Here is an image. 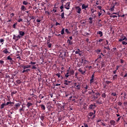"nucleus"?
Instances as JSON below:
<instances>
[{
  "instance_id": "nucleus-55",
  "label": "nucleus",
  "mask_w": 127,
  "mask_h": 127,
  "mask_svg": "<svg viewBox=\"0 0 127 127\" xmlns=\"http://www.w3.org/2000/svg\"><path fill=\"white\" fill-rule=\"evenodd\" d=\"M51 46H52V44H48V47H49V48H51Z\"/></svg>"
},
{
  "instance_id": "nucleus-17",
  "label": "nucleus",
  "mask_w": 127,
  "mask_h": 127,
  "mask_svg": "<svg viewBox=\"0 0 127 127\" xmlns=\"http://www.w3.org/2000/svg\"><path fill=\"white\" fill-rule=\"evenodd\" d=\"M7 60H9V61L11 63H12V62H13V61L12 60V59L11 58H10V56H8L7 57Z\"/></svg>"
},
{
  "instance_id": "nucleus-16",
  "label": "nucleus",
  "mask_w": 127,
  "mask_h": 127,
  "mask_svg": "<svg viewBox=\"0 0 127 127\" xmlns=\"http://www.w3.org/2000/svg\"><path fill=\"white\" fill-rule=\"evenodd\" d=\"M40 118V119L42 121V122H43L44 118H45V116L44 115V114H42Z\"/></svg>"
},
{
  "instance_id": "nucleus-41",
  "label": "nucleus",
  "mask_w": 127,
  "mask_h": 127,
  "mask_svg": "<svg viewBox=\"0 0 127 127\" xmlns=\"http://www.w3.org/2000/svg\"><path fill=\"white\" fill-rule=\"evenodd\" d=\"M4 106H5V104L2 103V104L1 105V109H3V108H4Z\"/></svg>"
},
{
  "instance_id": "nucleus-22",
  "label": "nucleus",
  "mask_w": 127,
  "mask_h": 127,
  "mask_svg": "<svg viewBox=\"0 0 127 127\" xmlns=\"http://www.w3.org/2000/svg\"><path fill=\"white\" fill-rule=\"evenodd\" d=\"M97 34H99L100 37H102L103 36V32L99 31L97 32Z\"/></svg>"
},
{
  "instance_id": "nucleus-36",
  "label": "nucleus",
  "mask_w": 127,
  "mask_h": 127,
  "mask_svg": "<svg viewBox=\"0 0 127 127\" xmlns=\"http://www.w3.org/2000/svg\"><path fill=\"white\" fill-rule=\"evenodd\" d=\"M41 109H42V110H45V106H44V105L42 104L41 105Z\"/></svg>"
},
{
  "instance_id": "nucleus-54",
  "label": "nucleus",
  "mask_w": 127,
  "mask_h": 127,
  "mask_svg": "<svg viewBox=\"0 0 127 127\" xmlns=\"http://www.w3.org/2000/svg\"><path fill=\"white\" fill-rule=\"evenodd\" d=\"M96 52L97 53V54H100V53L101 52V50H97Z\"/></svg>"
},
{
  "instance_id": "nucleus-20",
  "label": "nucleus",
  "mask_w": 127,
  "mask_h": 127,
  "mask_svg": "<svg viewBox=\"0 0 127 127\" xmlns=\"http://www.w3.org/2000/svg\"><path fill=\"white\" fill-rule=\"evenodd\" d=\"M56 76H57V77H58V78H60V77H61L62 79L63 78V76H62V75H61V73H60V72L56 73Z\"/></svg>"
},
{
  "instance_id": "nucleus-45",
  "label": "nucleus",
  "mask_w": 127,
  "mask_h": 127,
  "mask_svg": "<svg viewBox=\"0 0 127 127\" xmlns=\"http://www.w3.org/2000/svg\"><path fill=\"white\" fill-rule=\"evenodd\" d=\"M110 17H113V18H115L116 17H118V16L116 15H112L110 16Z\"/></svg>"
},
{
  "instance_id": "nucleus-9",
  "label": "nucleus",
  "mask_w": 127,
  "mask_h": 127,
  "mask_svg": "<svg viewBox=\"0 0 127 127\" xmlns=\"http://www.w3.org/2000/svg\"><path fill=\"white\" fill-rule=\"evenodd\" d=\"M24 34H25L24 32H23L22 31H19V35H20L21 37L24 36Z\"/></svg>"
},
{
  "instance_id": "nucleus-3",
  "label": "nucleus",
  "mask_w": 127,
  "mask_h": 127,
  "mask_svg": "<svg viewBox=\"0 0 127 127\" xmlns=\"http://www.w3.org/2000/svg\"><path fill=\"white\" fill-rule=\"evenodd\" d=\"M110 45L109 44V41L108 40H106V44L105 45V46L104 47V48L105 49L110 50Z\"/></svg>"
},
{
  "instance_id": "nucleus-1",
  "label": "nucleus",
  "mask_w": 127,
  "mask_h": 127,
  "mask_svg": "<svg viewBox=\"0 0 127 127\" xmlns=\"http://www.w3.org/2000/svg\"><path fill=\"white\" fill-rule=\"evenodd\" d=\"M74 86L75 89L78 90V91L80 90L81 89V84L79 82H75L74 83Z\"/></svg>"
},
{
  "instance_id": "nucleus-44",
  "label": "nucleus",
  "mask_w": 127,
  "mask_h": 127,
  "mask_svg": "<svg viewBox=\"0 0 127 127\" xmlns=\"http://www.w3.org/2000/svg\"><path fill=\"white\" fill-rule=\"evenodd\" d=\"M106 97H107V96L106 95V93H104L102 94V98H106Z\"/></svg>"
},
{
  "instance_id": "nucleus-8",
  "label": "nucleus",
  "mask_w": 127,
  "mask_h": 127,
  "mask_svg": "<svg viewBox=\"0 0 127 127\" xmlns=\"http://www.w3.org/2000/svg\"><path fill=\"white\" fill-rule=\"evenodd\" d=\"M64 8L66 9H69L70 8V2H67L64 5Z\"/></svg>"
},
{
  "instance_id": "nucleus-21",
  "label": "nucleus",
  "mask_w": 127,
  "mask_h": 127,
  "mask_svg": "<svg viewBox=\"0 0 127 127\" xmlns=\"http://www.w3.org/2000/svg\"><path fill=\"white\" fill-rule=\"evenodd\" d=\"M93 112H94V114L92 118H91V120H94V119L96 118V110H94Z\"/></svg>"
},
{
  "instance_id": "nucleus-4",
  "label": "nucleus",
  "mask_w": 127,
  "mask_h": 127,
  "mask_svg": "<svg viewBox=\"0 0 127 127\" xmlns=\"http://www.w3.org/2000/svg\"><path fill=\"white\" fill-rule=\"evenodd\" d=\"M124 40H126V41H127V37H126L125 36H121V38L119 39V41H120V42H122V41H124Z\"/></svg>"
},
{
  "instance_id": "nucleus-34",
  "label": "nucleus",
  "mask_w": 127,
  "mask_h": 127,
  "mask_svg": "<svg viewBox=\"0 0 127 127\" xmlns=\"http://www.w3.org/2000/svg\"><path fill=\"white\" fill-rule=\"evenodd\" d=\"M28 71H30V69H24V70L22 71V73H24L25 72H28Z\"/></svg>"
},
{
  "instance_id": "nucleus-10",
  "label": "nucleus",
  "mask_w": 127,
  "mask_h": 127,
  "mask_svg": "<svg viewBox=\"0 0 127 127\" xmlns=\"http://www.w3.org/2000/svg\"><path fill=\"white\" fill-rule=\"evenodd\" d=\"M88 5L83 4L81 6L82 9H85V10H86V9H87V8H88Z\"/></svg>"
},
{
  "instance_id": "nucleus-64",
  "label": "nucleus",
  "mask_w": 127,
  "mask_h": 127,
  "mask_svg": "<svg viewBox=\"0 0 127 127\" xmlns=\"http://www.w3.org/2000/svg\"><path fill=\"white\" fill-rule=\"evenodd\" d=\"M124 106H127V102H125L124 103Z\"/></svg>"
},
{
  "instance_id": "nucleus-43",
  "label": "nucleus",
  "mask_w": 127,
  "mask_h": 127,
  "mask_svg": "<svg viewBox=\"0 0 127 127\" xmlns=\"http://www.w3.org/2000/svg\"><path fill=\"white\" fill-rule=\"evenodd\" d=\"M123 98H124V100H126V99H127V93L124 94V96Z\"/></svg>"
},
{
  "instance_id": "nucleus-31",
  "label": "nucleus",
  "mask_w": 127,
  "mask_h": 127,
  "mask_svg": "<svg viewBox=\"0 0 127 127\" xmlns=\"http://www.w3.org/2000/svg\"><path fill=\"white\" fill-rule=\"evenodd\" d=\"M96 103H97V104H102V101L101 99H99L96 101Z\"/></svg>"
},
{
  "instance_id": "nucleus-18",
  "label": "nucleus",
  "mask_w": 127,
  "mask_h": 127,
  "mask_svg": "<svg viewBox=\"0 0 127 127\" xmlns=\"http://www.w3.org/2000/svg\"><path fill=\"white\" fill-rule=\"evenodd\" d=\"M21 10L22 11H24V10H26V8H25V6L24 5H21Z\"/></svg>"
},
{
  "instance_id": "nucleus-15",
  "label": "nucleus",
  "mask_w": 127,
  "mask_h": 127,
  "mask_svg": "<svg viewBox=\"0 0 127 127\" xmlns=\"http://www.w3.org/2000/svg\"><path fill=\"white\" fill-rule=\"evenodd\" d=\"M22 67L23 69H27L28 68H30V67H31V65H23Z\"/></svg>"
},
{
  "instance_id": "nucleus-42",
  "label": "nucleus",
  "mask_w": 127,
  "mask_h": 127,
  "mask_svg": "<svg viewBox=\"0 0 127 127\" xmlns=\"http://www.w3.org/2000/svg\"><path fill=\"white\" fill-rule=\"evenodd\" d=\"M64 28H63V29H62V31H61V34H62V35H63V34H64Z\"/></svg>"
},
{
  "instance_id": "nucleus-35",
  "label": "nucleus",
  "mask_w": 127,
  "mask_h": 127,
  "mask_svg": "<svg viewBox=\"0 0 127 127\" xmlns=\"http://www.w3.org/2000/svg\"><path fill=\"white\" fill-rule=\"evenodd\" d=\"M29 64H30L31 65H34V64H36V62L31 61V62H30Z\"/></svg>"
},
{
  "instance_id": "nucleus-29",
  "label": "nucleus",
  "mask_w": 127,
  "mask_h": 127,
  "mask_svg": "<svg viewBox=\"0 0 127 127\" xmlns=\"http://www.w3.org/2000/svg\"><path fill=\"white\" fill-rule=\"evenodd\" d=\"M16 38L17 39H16V41H17L18 39H20L21 38V37L20 36V35H18L17 36H16Z\"/></svg>"
},
{
  "instance_id": "nucleus-11",
  "label": "nucleus",
  "mask_w": 127,
  "mask_h": 127,
  "mask_svg": "<svg viewBox=\"0 0 127 127\" xmlns=\"http://www.w3.org/2000/svg\"><path fill=\"white\" fill-rule=\"evenodd\" d=\"M71 83L70 81H67V80H64V85H66V86H68L69 84Z\"/></svg>"
},
{
  "instance_id": "nucleus-50",
  "label": "nucleus",
  "mask_w": 127,
  "mask_h": 127,
  "mask_svg": "<svg viewBox=\"0 0 127 127\" xmlns=\"http://www.w3.org/2000/svg\"><path fill=\"white\" fill-rule=\"evenodd\" d=\"M65 32H66V33H67V34H69V33H70V32L69 31V30H68V29H65Z\"/></svg>"
},
{
  "instance_id": "nucleus-25",
  "label": "nucleus",
  "mask_w": 127,
  "mask_h": 127,
  "mask_svg": "<svg viewBox=\"0 0 127 127\" xmlns=\"http://www.w3.org/2000/svg\"><path fill=\"white\" fill-rule=\"evenodd\" d=\"M26 106L27 108H29V107H31V106H32V103L30 102H28Z\"/></svg>"
},
{
  "instance_id": "nucleus-61",
  "label": "nucleus",
  "mask_w": 127,
  "mask_h": 127,
  "mask_svg": "<svg viewBox=\"0 0 127 127\" xmlns=\"http://www.w3.org/2000/svg\"><path fill=\"white\" fill-rule=\"evenodd\" d=\"M97 8H98V9H100V10H102V6H98Z\"/></svg>"
},
{
  "instance_id": "nucleus-26",
  "label": "nucleus",
  "mask_w": 127,
  "mask_h": 127,
  "mask_svg": "<svg viewBox=\"0 0 127 127\" xmlns=\"http://www.w3.org/2000/svg\"><path fill=\"white\" fill-rule=\"evenodd\" d=\"M83 88L85 90H86V92H87V90H88V85H87V84L84 85H83Z\"/></svg>"
},
{
  "instance_id": "nucleus-27",
  "label": "nucleus",
  "mask_w": 127,
  "mask_h": 127,
  "mask_svg": "<svg viewBox=\"0 0 127 127\" xmlns=\"http://www.w3.org/2000/svg\"><path fill=\"white\" fill-rule=\"evenodd\" d=\"M75 73V71H74V70H70L69 71V74H70V75H72L73 76V75H74V73Z\"/></svg>"
},
{
  "instance_id": "nucleus-24",
  "label": "nucleus",
  "mask_w": 127,
  "mask_h": 127,
  "mask_svg": "<svg viewBox=\"0 0 127 127\" xmlns=\"http://www.w3.org/2000/svg\"><path fill=\"white\" fill-rule=\"evenodd\" d=\"M67 43L69 44V45H72L73 44V42L71 41V40L68 39L67 41Z\"/></svg>"
},
{
  "instance_id": "nucleus-52",
  "label": "nucleus",
  "mask_w": 127,
  "mask_h": 127,
  "mask_svg": "<svg viewBox=\"0 0 127 127\" xmlns=\"http://www.w3.org/2000/svg\"><path fill=\"white\" fill-rule=\"evenodd\" d=\"M122 44H123V45H127V43L126 42H125V41H122Z\"/></svg>"
},
{
  "instance_id": "nucleus-12",
  "label": "nucleus",
  "mask_w": 127,
  "mask_h": 127,
  "mask_svg": "<svg viewBox=\"0 0 127 127\" xmlns=\"http://www.w3.org/2000/svg\"><path fill=\"white\" fill-rule=\"evenodd\" d=\"M110 125H111V126H116V121H115L114 120H111L110 121Z\"/></svg>"
},
{
  "instance_id": "nucleus-63",
  "label": "nucleus",
  "mask_w": 127,
  "mask_h": 127,
  "mask_svg": "<svg viewBox=\"0 0 127 127\" xmlns=\"http://www.w3.org/2000/svg\"><path fill=\"white\" fill-rule=\"evenodd\" d=\"M3 63H4V62L3 61H0V64H3Z\"/></svg>"
},
{
  "instance_id": "nucleus-46",
  "label": "nucleus",
  "mask_w": 127,
  "mask_h": 127,
  "mask_svg": "<svg viewBox=\"0 0 127 127\" xmlns=\"http://www.w3.org/2000/svg\"><path fill=\"white\" fill-rule=\"evenodd\" d=\"M91 15L93 18H96V14L93 13V14H91Z\"/></svg>"
},
{
  "instance_id": "nucleus-47",
  "label": "nucleus",
  "mask_w": 127,
  "mask_h": 127,
  "mask_svg": "<svg viewBox=\"0 0 127 127\" xmlns=\"http://www.w3.org/2000/svg\"><path fill=\"white\" fill-rule=\"evenodd\" d=\"M16 83H17V84H21V81H20V80H16Z\"/></svg>"
},
{
  "instance_id": "nucleus-30",
  "label": "nucleus",
  "mask_w": 127,
  "mask_h": 127,
  "mask_svg": "<svg viewBox=\"0 0 127 127\" xmlns=\"http://www.w3.org/2000/svg\"><path fill=\"white\" fill-rule=\"evenodd\" d=\"M23 4H24V5H27V4H28V2L27 1L24 0L23 1Z\"/></svg>"
},
{
  "instance_id": "nucleus-56",
  "label": "nucleus",
  "mask_w": 127,
  "mask_h": 127,
  "mask_svg": "<svg viewBox=\"0 0 127 127\" xmlns=\"http://www.w3.org/2000/svg\"><path fill=\"white\" fill-rule=\"evenodd\" d=\"M102 67H105V62H103L101 64Z\"/></svg>"
},
{
  "instance_id": "nucleus-28",
  "label": "nucleus",
  "mask_w": 127,
  "mask_h": 127,
  "mask_svg": "<svg viewBox=\"0 0 127 127\" xmlns=\"http://www.w3.org/2000/svg\"><path fill=\"white\" fill-rule=\"evenodd\" d=\"M117 79H118V74H115L113 76V80H117Z\"/></svg>"
},
{
  "instance_id": "nucleus-6",
  "label": "nucleus",
  "mask_w": 127,
  "mask_h": 127,
  "mask_svg": "<svg viewBox=\"0 0 127 127\" xmlns=\"http://www.w3.org/2000/svg\"><path fill=\"white\" fill-rule=\"evenodd\" d=\"M96 108V104H91L89 105V110H94V109Z\"/></svg>"
},
{
  "instance_id": "nucleus-38",
  "label": "nucleus",
  "mask_w": 127,
  "mask_h": 127,
  "mask_svg": "<svg viewBox=\"0 0 127 127\" xmlns=\"http://www.w3.org/2000/svg\"><path fill=\"white\" fill-rule=\"evenodd\" d=\"M4 41V40H3V39H0V43H1L2 45L3 44Z\"/></svg>"
},
{
  "instance_id": "nucleus-48",
  "label": "nucleus",
  "mask_w": 127,
  "mask_h": 127,
  "mask_svg": "<svg viewBox=\"0 0 127 127\" xmlns=\"http://www.w3.org/2000/svg\"><path fill=\"white\" fill-rule=\"evenodd\" d=\"M61 17L62 18H65V17L64 16V12L62 13Z\"/></svg>"
},
{
  "instance_id": "nucleus-14",
  "label": "nucleus",
  "mask_w": 127,
  "mask_h": 127,
  "mask_svg": "<svg viewBox=\"0 0 127 127\" xmlns=\"http://www.w3.org/2000/svg\"><path fill=\"white\" fill-rule=\"evenodd\" d=\"M23 108H25V107L23 106L19 110L20 115H22V113H21V112H24V109H23Z\"/></svg>"
},
{
  "instance_id": "nucleus-57",
  "label": "nucleus",
  "mask_w": 127,
  "mask_h": 127,
  "mask_svg": "<svg viewBox=\"0 0 127 127\" xmlns=\"http://www.w3.org/2000/svg\"><path fill=\"white\" fill-rule=\"evenodd\" d=\"M39 98H40V99H43V98H44V96H43V95H42L41 94H40V95L39 96Z\"/></svg>"
},
{
  "instance_id": "nucleus-40",
  "label": "nucleus",
  "mask_w": 127,
  "mask_h": 127,
  "mask_svg": "<svg viewBox=\"0 0 127 127\" xmlns=\"http://www.w3.org/2000/svg\"><path fill=\"white\" fill-rule=\"evenodd\" d=\"M89 117H92V116L94 115V113H93V112H90V113H89Z\"/></svg>"
},
{
  "instance_id": "nucleus-58",
  "label": "nucleus",
  "mask_w": 127,
  "mask_h": 127,
  "mask_svg": "<svg viewBox=\"0 0 127 127\" xmlns=\"http://www.w3.org/2000/svg\"><path fill=\"white\" fill-rule=\"evenodd\" d=\"M18 22H21L22 21V19L19 18L17 20Z\"/></svg>"
},
{
  "instance_id": "nucleus-2",
  "label": "nucleus",
  "mask_w": 127,
  "mask_h": 127,
  "mask_svg": "<svg viewBox=\"0 0 127 127\" xmlns=\"http://www.w3.org/2000/svg\"><path fill=\"white\" fill-rule=\"evenodd\" d=\"M75 9L77 13L80 14L81 11H82V9L80 7V6H76L75 7Z\"/></svg>"
},
{
  "instance_id": "nucleus-23",
  "label": "nucleus",
  "mask_w": 127,
  "mask_h": 127,
  "mask_svg": "<svg viewBox=\"0 0 127 127\" xmlns=\"http://www.w3.org/2000/svg\"><path fill=\"white\" fill-rule=\"evenodd\" d=\"M78 71L79 72H80V73H81V74H85V73H86V71H83L82 70V68H80L78 69Z\"/></svg>"
},
{
  "instance_id": "nucleus-13",
  "label": "nucleus",
  "mask_w": 127,
  "mask_h": 127,
  "mask_svg": "<svg viewBox=\"0 0 127 127\" xmlns=\"http://www.w3.org/2000/svg\"><path fill=\"white\" fill-rule=\"evenodd\" d=\"M91 14H94L96 11H97V10L95 9L94 8L91 7L90 9Z\"/></svg>"
},
{
  "instance_id": "nucleus-59",
  "label": "nucleus",
  "mask_w": 127,
  "mask_h": 127,
  "mask_svg": "<svg viewBox=\"0 0 127 127\" xmlns=\"http://www.w3.org/2000/svg\"><path fill=\"white\" fill-rule=\"evenodd\" d=\"M84 127H89V126H88V124L84 123L83 124Z\"/></svg>"
},
{
  "instance_id": "nucleus-51",
  "label": "nucleus",
  "mask_w": 127,
  "mask_h": 127,
  "mask_svg": "<svg viewBox=\"0 0 127 127\" xmlns=\"http://www.w3.org/2000/svg\"><path fill=\"white\" fill-rule=\"evenodd\" d=\"M112 96H117V93H116V92H113L111 94Z\"/></svg>"
},
{
  "instance_id": "nucleus-32",
  "label": "nucleus",
  "mask_w": 127,
  "mask_h": 127,
  "mask_svg": "<svg viewBox=\"0 0 127 127\" xmlns=\"http://www.w3.org/2000/svg\"><path fill=\"white\" fill-rule=\"evenodd\" d=\"M65 78H68L69 77V70H67V72L65 74Z\"/></svg>"
},
{
  "instance_id": "nucleus-5",
  "label": "nucleus",
  "mask_w": 127,
  "mask_h": 127,
  "mask_svg": "<svg viewBox=\"0 0 127 127\" xmlns=\"http://www.w3.org/2000/svg\"><path fill=\"white\" fill-rule=\"evenodd\" d=\"M20 103H18L15 104V107H14V110H15L16 111L17 110H18V108L20 107Z\"/></svg>"
},
{
  "instance_id": "nucleus-33",
  "label": "nucleus",
  "mask_w": 127,
  "mask_h": 127,
  "mask_svg": "<svg viewBox=\"0 0 127 127\" xmlns=\"http://www.w3.org/2000/svg\"><path fill=\"white\" fill-rule=\"evenodd\" d=\"M79 52H81V51H80V49H77V50L75 52V54H78Z\"/></svg>"
},
{
  "instance_id": "nucleus-39",
  "label": "nucleus",
  "mask_w": 127,
  "mask_h": 127,
  "mask_svg": "<svg viewBox=\"0 0 127 127\" xmlns=\"http://www.w3.org/2000/svg\"><path fill=\"white\" fill-rule=\"evenodd\" d=\"M95 95H96L97 97H95L94 99H97L98 98V96H100V93H96Z\"/></svg>"
},
{
  "instance_id": "nucleus-49",
  "label": "nucleus",
  "mask_w": 127,
  "mask_h": 127,
  "mask_svg": "<svg viewBox=\"0 0 127 127\" xmlns=\"http://www.w3.org/2000/svg\"><path fill=\"white\" fill-rule=\"evenodd\" d=\"M115 8V5H114L112 8L110 9V11H114V8Z\"/></svg>"
},
{
  "instance_id": "nucleus-19",
  "label": "nucleus",
  "mask_w": 127,
  "mask_h": 127,
  "mask_svg": "<svg viewBox=\"0 0 127 127\" xmlns=\"http://www.w3.org/2000/svg\"><path fill=\"white\" fill-rule=\"evenodd\" d=\"M3 53H4V54H8V53H9V52H8V51L7 50V49H4V50L2 51Z\"/></svg>"
},
{
  "instance_id": "nucleus-60",
  "label": "nucleus",
  "mask_w": 127,
  "mask_h": 127,
  "mask_svg": "<svg viewBox=\"0 0 127 127\" xmlns=\"http://www.w3.org/2000/svg\"><path fill=\"white\" fill-rule=\"evenodd\" d=\"M32 69H37V67L35 65H33L32 67Z\"/></svg>"
},
{
  "instance_id": "nucleus-53",
  "label": "nucleus",
  "mask_w": 127,
  "mask_h": 127,
  "mask_svg": "<svg viewBox=\"0 0 127 127\" xmlns=\"http://www.w3.org/2000/svg\"><path fill=\"white\" fill-rule=\"evenodd\" d=\"M13 39H14V40H16V39H16V36H15V35H13Z\"/></svg>"
},
{
  "instance_id": "nucleus-62",
  "label": "nucleus",
  "mask_w": 127,
  "mask_h": 127,
  "mask_svg": "<svg viewBox=\"0 0 127 127\" xmlns=\"http://www.w3.org/2000/svg\"><path fill=\"white\" fill-rule=\"evenodd\" d=\"M118 105L119 106H121V105H123V103L122 102H118Z\"/></svg>"
},
{
  "instance_id": "nucleus-37",
  "label": "nucleus",
  "mask_w": 127,
  "mask_h": 127,
  "mask_svg": "<svg viewBox=\"0 0 127 127\" xmlns=\"http://www.w3.org/2000/svg\"><path fill=\"white\" fill-rule=\"evenodd\" d=\"M56 7H54L53 8V9L51 11L52 12H56L57 11V10L56 9Z\"/></svg>"
},
{
  "instance_id": "nucleus-7",
  "label": "nucleus",
  "mask_w": 127,
  "mask_h": 127,
  "mask_svg": "<svg viewBox=\"0 0 127 127\" xmlns=\"http://www.w3.org/2000/svg\"><path fill=\"white\" fill-rule=\"evenodd\" d=\"M94 77H95V75H94V74H93L92 75L91 78V79L90 80V84H92V83L95 82V79H94Z\"/></svg>"
}]
</instances>
